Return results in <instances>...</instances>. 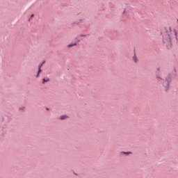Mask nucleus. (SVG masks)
<instances>
[{
  "label": "nucleus",
  "mask_w": 178,
  "mask_h": 178,
  "mask_svg": "<svg viewBox=\"0 0 178 178\" xmlns=\"http://www.w3.org/2000/svg\"><path fill=\"white\" fill-rule=\"evenodd\" d=\"M44 62L40 65H39L38 67V74L36 76V77H40V73H41V67H42V65H44Z\"/></svg>",
  "instance_id": "obj_1"
},
{
  "label": "nucleus",
  "mask_w": 178,
  "mask_h": 178,
  "mask_svg": "<svg viewBox=\"0 0 178 178\" xmlns=\"http://www.w3.org/2000/svg\"><path fill=\"white\" fill-rule=\"evenodd\" d=\"M60 119L61 120H65V119H67V116H66V115H62V116L60 118Z\"/></svg>",
  "instance_id": "obj_2"
},
{
  "label": "nucleus",
  "mask_w": 178,
  "mask_h": 178,
  "mask_svg": "<svg viewBox=\"0 0 178 178\" xmlns=\"http://www.w3.org/2000/svg\"><path fill=\"white\" fill-rule=\"evenodd\" d=\"M48 81H49V79L45 80V79H43V84H45V83H48Z\"/></svg>",
  "instance_id": "obj_3"
},
{
  "label": "nucleus",
  "mask_w": 178,
  "mask_h": 178,
  "mask_svg": "<svg viewBox=\"0 0 178 178\" xmlns=\"http://www.w3.org/2000/svg\"><path fill=\"white\" fill-rule=\"evenodd\" d=\"M167 38H168V42H169V44H170V42H171L170 36L168 35Z\"/></svg>",
  "instance_id": "obj_4"
},
{
  "label": "nucleus",
  "mask_w": 178,
  "mask_h": 178,
  "mask_svg": "<svg viewBox=\"0 0 178 178\" xmlns=\"http://www.w3.org/2000/svg\"><path fill=\"white\" fill-rule=\"evenodd\" d=\"M75 45H76V44H69L68 48H72V47H74Z\"/></svg>",
  "instance_id": "obj_5"
},
{
  "label": "nucleus",
  "mask_w": 178,
  "mask_h": 178,
  "mask_svg": "<svg viewBox=\"0 0 178 178\" xmlns=\"http://www.w3.org/2000/svg\"><path fill=\"white\" fill-rule=\"evenodd\" d=\"M134 62H137V57L136 56L134 57Z\"/></svg>",
  "instance_id": "obj_6"
},
{
  "label": "nucleus",
  "mask_w": 178,
  "mask_h": 178,
  "mask_svg": "<svg viewBox=\"0 0 178 178\" xmlns=\"http://www.w3.org/2000/svg\"><path fill=\"white\" fill-rule=\"evenodd\" d=\"M124 154H131V152H124Z\"/></svg>",
  "instance_id": "obj_7"
},
{
  "label": "nucleus",
  "mask_w": 178,
  "mask_h": 178,
  "mask_svg": "<svg viewBox=\"0 0 178 178\" xmlns=\"http://www.w3.org/2000/svg\"><path fill=\"white\" fill-rule=\"evenodd\" d=\"M175 35L176 37H177V32H175Z\"/></svg>",
  "instance_id": "obj_8"
},
{
  "label": "nucleus",
  "mask_w": 178,
  "mask_h": 178,
  "mask_svg": "<svg viewBox=\"0 0 178 178\" xmlns=\"http://www.w3.org/2000/svg\"><path fill=\"white\" fill-rule=\"evenodd\" d=\"M33 16H34V15H31V17H33Z\"/></svg>",
  "instance_id": "obj_9"
},
{
  "label": "nucleus",
  "mask_w": 178,
  "mask_h": 178,
  "mask_svg": "<svg viewBox=\"0 0 178 178\" xmlns=\"http://www.w3.org/2000/svg\"><path fill=\"white\" fill-rule=\"evenodd\" d=\"M164 42H166V40H164Z\"/></svg>",
  "instance_id": "obj_10"
}]
</instances>
